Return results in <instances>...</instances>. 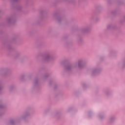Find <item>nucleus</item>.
<instances>
[{
  "mask_svg": "<svg viewBox=\"0 0 125 125\" xmlns=\"http://www.w3.org/2000/svg\"><path fill=\"white\" fill-rule=\"evenodd\" d=\"M80 67H81V66H80V65H79V68H80Z\"/></svg>",
  "mask_w": 125,
  "mask_h": 125,
  "instance_id": "f257e3e1",
  "label": "nucleus"
}]
</instances>
